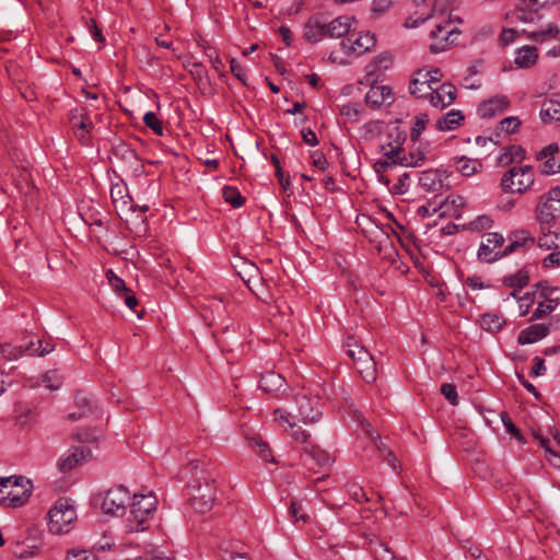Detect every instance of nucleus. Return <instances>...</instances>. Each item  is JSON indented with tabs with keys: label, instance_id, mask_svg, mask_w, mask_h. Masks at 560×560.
Returning <instances> with one entry per match:
<instances>
[{
	"label": "nucleus",
	"instance_id": "f257e3e1",
	"mask_svg": "<svg viewBox=\"0 0 560 560\" xmlns=\"http://www.w3.org/2000/svg\"><path fill=\"white\" fill-rule=\"evenodd\" d=\"M31 492V481L22 476L0 479V502L4 505L21 506L28 500Z\"/></svg>",
	"mask_w": 560,
	"mask_h": 560
},
{
	"label": "nucleus",
	"instance_id": "f03ea898",
	"mask_svg": "<svg viewBox=\"0 0 560 560\" xmlns=\"http://www.w3.org/2000/svg\"><path fill=\"white\" fill-rule=\"evenodd\" d=\"M130 500L129 490L121 485L112 487L94 498L95 504H100L102 511L112 516L125 515Z\"/></svg>",
	"mask_w": 560,
	"mask_h": 560
},
{
	"label": "nucleus",
	"instance_id": "7ed1b4c3",
	"mask_svg": "<svg viewBox=\"0 0 560 560\" xmlns=\"http://www.w3.org/2000/svg\"><path fill=\"white\" fill-rule=\"evenodd\" d=\"M130 517L128 518V532H142L145 529V521L156 509V499L152 493L133 494L130 503Z\"/></svg>",
	"mask_w": 560,
	"mask_h": 560
},
{
	"label": "nucleus",
	"instance_id": "20e7f679",
	"mask_svg": "<svg viewBox=\"0 0 560 560\" xmlns=\"http://www.w3.org/2000/svg\"><path fill=\"white\" fill-rule=\"evenodd\" d=\"M533 167H512L501 178V187L505 192L524 194L534 185Z\"/></svg>",
	"mask_w": 560,
	"mask_h": 560
},
{
	"label": "nucleus",
	"instance_id": "39448f33",
	"mask_svg": "<svg viewBox=\"0 0 560 560\" xmlns=\"http://www.w3.org/2000/svg\"><path fill=\"white\" fill-rule=\"evenodd\" d=\"M214 479L201 477L198 486H192V493L189 499L194 510L206 513L213 506L215 500Z\"/></svg>",
	"mask_w": 560,
	"mask_h": 560
},
{
	"label": "nucleus",
	"instance_id": "423d86ee",
	"mask_svg": "<svg viewBox=\"0 0 560 560\" xmlns=\"http://www.w3.org/2000/svg\"><path fill=\"white\" fill-rule=\"evenodd\" d=\"M388 137L393 139L386 145H382V150H384V156L386 161H393V165H402V166H418V161H409L407 154L402 149V144L406 141V135L399 130V128H395Z\"/></svg>",
	"mask_w": 560,
	"mask_h": 560
},
{
	"label": "nucleus",
	"instance_id": "0eeeda50",
	"mask_svg": "<svg viewBox=\"0 0 560 560\" xmlns=\"http://www.w3.org/2000/svg\"><path fill=\"white\" fill-rule=\"evenodd\" d=\"M536 211L537 219L542 224H551L560 217V186L540 197Z\"/></svg>",
	"mask_w": 560,
	"mask_h": 560
},
{
	"label": "nucleus",
	"instance_id": "6e6552de",
	"mask_svg": "<svg viewBox=\"0 0 560 560\" xmlns=\"http://www.w3.org/2000/svg\"><path fill=\"white\" fill-rule=\"evenodd\" d=\"M49 529L55 534L68 532V526L77 518L73 506L67 502H57L48 512Z\"/></svg>",
	"mask_w": 560,
	"mask_h": 560
},
{
	"label": "nucleus",
	"instance_id": "1a4fd4ad",
	"mask_svg": "<svg viewBox=\"0 0 560 560\" xmlns=\"http://www.w3.org/2000/svg\"><path fill=\"white\" fill-rule=\"evenodd\" d=\"M503 243L504 237L497 232L485 234L477 253L478 259L485 262H493L506 256L505 248L501 249Z\"/></svg>",
	"mask_w": 560,
	"mask_h": 560
},
{
	"label": "nucleus",
	"instance_id": "9d476101",
	"mask_svg": "<svg viewBox=\"0 0 560 560\" xmlns=\"http://www.w3.org/2000/svg\"><path fill=\"white\" fill-rule=\"evenodd\" d=\"M295 401L299 416L304 423H314L319 420L322 410L318 397H310L304 393H299L295 396Z\"/></svg>",
	"mask_w": 560,
	"mask_h": 560
},
{
	"label": "nucleus",
	"instance_id": "9b49d317",
	"mask_svg": "<svg viewBox=\"0 0 560 560\" xmlns=\"http://www.w3.org/2000/svg\"><path fill=\"white\" fill-rule=\"evenodd\" d=\"M546 4H548V0H520L513 12V18L524 23L534 22L536 19H539V11Z\"/></svg>",
	"mask_w": 560,
	"mask_h": 560
},
{
	"label": "nucleus",
	"instance_id": "f8f14e48",
	"mask_svg": "<svg viewBox=\"0 0 560 560\" xmlns=\"http://www.w3.org/2000/svg\"><path fill=\"white\" fill-rule=\"evenodd\" d=\"M92 455V451L88 446L72 447L68 454L62 455L57 463L61 472H68L79 464L85 462Z\"/></svg>",
	"mask_w": 560,
	"mask_h": 560
},
{
	"label": "nucleus",
	"instance_id": "ddd939ff",
	"mask_svg": "<svg viewBox=\"0 0 560 560\" xmlns=\"http://www.w3.org/2000/svg\"><path fill=\"white\" fill-rule=\"evenodd\" d=\"M454 34V28L451 27L450 23L436 25V27L431 31L433 43L430 45V50L434 54L446 50L454 43V39H451Z\"/></svg>",
	"mask_w": 560,
	"mask_h": 560
},
{
	"label": "nucleus",
	"instance_id": "4468645a",
	"mask_svg": "<svg viewBox=\"0 0 560 560\" xmlns=\"http://www.w3.org/2000/svg\"><path fill=\"white\" fill-rule=\"evenodd\" d=\"M559 152V147L551 143L537 153V160H545L540 165V173L544 175H553L560 172V159H556Z\"/></svg>",
	"mask_w": 560,
	"mask_h": 560
},
{
	"label": "nucleus",
	"instance_id": "2eb2a0df",
	"mask_svg": "<svg viewBox=\"0 0 560 560\" xmlns=\"http://www.w3.org/2000/svg\"><path fill=\"white\" fill-rule=\"evenodd\" d=\"M456 98V88L451 83H443L439 88H433L429 95V102L433 107L443 109L451 105Z\"/></svg>",
	"mask_w": 560,
	"mask_h": 560
},
{
	"label": "nucleus",
	"instance_id": "dca6fc26",
	"mask_svg": "<svg viewBox=\"0 0 560 560\" xmlns=\"http://www.w3.org/2000/svg\"><path fill=\"white\" fill-rule=\"evenodd\" d=\"M393 101L392 89L386 85L372 86L365 95L366 105L373 109H378L385 104L390 105Z\"/></svg>",
	"mask_w": 560,
	"mask_h": 560
},
{
	"label": "nucleus",
	"instance_id": "f3484780",
	"mask_svg": "<svg viewBox=\"0 0 560 560\" xmlns=\"http://www.w3.org/2000/svg\"><path fill=\"white\" fill-rule=\"evenodd\" d=\"M430 73H428L424 69H419L415 77L411 79L409 84V91L411 95L418 98L429 97L430 93L433 90V85L430 83Z\"/></svg>",
	"mask_w": 560,
	"mask_h": 560
},
{
	"label": "nucleus",
	"instance_id": "a211bd4d",
	"mask_svg": "<svg viewBox=\"0 0 560 560\" xmlns=\"http://www.w3.org/2000/svg\"><path fill=\"white\" fill-rule=\"evenodd\" d=\"M304 37L312 43H317L327 37L324 15H313L307 20L304 26Z\"/></svg>",
	"mask_w": 560,
	"mask_h": 560
},
{
	"label": "nucleus",
	"instance_id": "6ab92c4d",
	"mask_svg": "<svg viewBox=\"0 0 560 560\" xmlns=\"http://www.w3.org/2000/svg\"><path fill=\"white\" fill-rule=\"evenodd\" d=\"M509 104L510 102L505 96L497 95L482 102L478 107V113L482 118H491L503 113Z\"/></svg>",
	"mask_w": 560,
	"mask_h": 560
},
{
	"label": "nucleus",
	"instance_id": "aec40b11",
	"mask_svg": "<svg viewBox=\"0 0 560 560\" xmlns=\"http://www.w3.org/2000/svg\"><path fill=\"white\" fill-rule=\"evenodd\" d=\"M354 18L341 15L330 22L326 21V35L330 38H339L347 35Z\"/></svg>",
	"mask_w": 560,
	"mask_h": 560
},
{
	"label": "nucleus",
	"instance_id": "412c9836",
	"mask_svg": "<svg viewBox=\"0 0 560 560\" xmlns=\"http://www.w3.org/2000/svg\"><path fill=\"white\" fill-rule=\"evenodd\" d=\"M303 460L310 464V467L313 469L314 466H311V464L316 465L318 468H327L332 459L327 452L317 446H312L304 450Z\"/></svg>",
	"mask_w": 560,
	"mask_h": 560
},
{
	"label": "nucleus",
	"instance_id": "4be33fe9",
	"mask_svg": "<svg viewBox=\"0 0 560 560\" xmlns=\"http://www.w3.org/2000/svg\"><path fill=\"white\" fill-rule=\"evenodd\" d=\"M549 334V327L545 324H535L525 329H523L518 337L517 342L520 345H528L534 343L542 338H545Z\"/></svg>",
	"mask_w": 560,
	"mask_h": 560
},
{
	"label": "nucleus",
	"instance_id": "5701e85b",
	"mask_svg": "<svg viewBox=\"0 0 560 560\" xmlns=\"http://www.w3.org/2000/svg\"><path fill=\"white\" fill-rule=\"evenodd\" d=\"M540 117L544 122L560 120V94H552L549 98L544 101Z\"/></svg>",
	"mask_w": 560,
	"mask_h": 560
},
{
	"label": "nucleus",
	"instance_id": "b1692460",
	"mask_svg": "<svg viewBox=\"0 0 560 560\" xmlns=\"http://www.w3.org/2000/svg\"><path fill=\"white\" fill-rule=\"evenodd\" d=\"M285 384V380L278 373L268 372L260 377L259 387L266 393H278Z\"/></svg>",
	"mask_w": 560,
	"mask_h": 560
},
{
	"label": "nucleus",
	"instance_id": "393cba45",
	"mask_svg": "<svg viewBox=\"0 0 560 560\" xmlns=\"http://www.w3.org/2000/svg\"><path fill=\"white\" fill-rule=\"evenodd\" d=\"M524 33L527 35V38L532 39L533 42L542 44L556 38L560 33V30L556 24L550 23L540 30L530 32L524 31Z\"/></svg>",
	"mask_w": 560,
	"mask_h": 560
},
{
	"label": "nucleus",
	"instance_id": "a878e982",
	"mask_svg": "<svg viewBox=\"0 0 560 560\" xmlns=\"http://www.w3.org/2000/svg\"><path fill=\"white\" fill-rule=\"evenodd\" d=\"M538 59L537 49L534 46H523L516 51L515 65L517 68H529L536 63Z\"/></svg>",
	"mask_w": 560,
	"mask_h": 560
},
{
	"label": "nucleus",
	"instance_id": "bb28decb",
	"mask_svg": "<svg viewBox=\"0 0 560 560\" xmlns=\"http://www.w3.org/2000/svg\"><path fill=\"white\" fill-rule=\"evenodd\" d=\"M420 186L430 192L439 191L443 187V180L438 171H424L419 177Z\"/></svg>",
	"mask_w": 560,
	"mask_h": 560
},
{
	"label": "nucleus",
	"instance_id": "cd10ccee",
	"mask_svg": "<svg viewBox=\"0 0 560 560\" xmlns=\"http://www.w3.org/2000/svg\"><path fill=\"white\" fill-rule=\"evenodd\" d=\"M353 363L358 373L366 383H372L376 380V363L372 355Z\"/></svg>",
	"mask_w": 560,
	"mask_h": 560
},
{
	"label": "nucleus",
	"instance_id": "c85d7f7f",
	"mask_svg": "<svg viewBox=\"0 0 560 560\" xmlns=\"http://www.w3.org/2000/svg\"><path fill=\"white\" fill-rule=\"evenodd\" d=\"M464 120V116L459 110L452 109L446 113L443 117L436 120V128L442 131L453 130L457 128Z\"/></svg>",
	"mask_w": 560,
	"mask_h": 560
},
{
	"label": "nucleus",
	"instance_id": "c756f323",
	"mask_svg": "<svg viewBox=\"0 0 560 560\" xmlns=\"http://www.w3.org/2000/svg\"><path fill=\"white\" fill-rule=\"evenodd\" d=\"M454 162L457 166V171L463 176H471L478 172H480L482 164L478 160L469 159L466 156L454 158Z\"/></svg>",
	"mask_w": 560,
	"mask_h": 560
},
{
	"label": "nucleus",
	"instance_id": "7c9ffc66",
	"mask_svg": "<svg viewBox=\"0 0 560 560\" xmlns=\"http://www.w3.org/2000/svg\"><path fill=\"white\" fill-rule=\"evenodd\" d=\"M505 324V319L500 314L486 313L481 316L480 326L489 332H498Z\"/></svg>",
	"mask_w": 560,
	"mask_h": 560
},
{
	"label": "nucleus",
	"instance_id": "2f4dec72",
	"mask_svg": "<svg viewBox=\"0 0 560 560\" xmlns=\"http://www.w3.org/2000/svg\"><path fill=\"white\" fill-rule=\"evenodd\" d=\"M525 159V150L520 145H510L499 156L498 162L501 165H509L514 162H522Z\"/></svg>",
	"mask_w": 560,
	"mask_h": 560
},
{
	"label": "nucleus",
	"instance_id": "473e14b6",
	"mask_svg": "<svg viewBox=\"0 0 560 560\" xmlns=\"http://www.w3.org/2000/svg\"><path fill=\"white\" fill-rule=\"evenodd\" d=\"M534 244V238L529 236L528 232L521 231L515 234L511 243L505 247L506 256L516 252L520 248H526Z\"/></svg>",
	"mask_w": 560,
	"mask_h": 560
},
{
	"label": "nucleus",
	"instance_id": "72a5a7b5",
	"mask_svg": "<svg viewBox=\"0 0 560 560\" xmlns=\"http://www.w3.org/2000/svg\"><path fill=\"white\" fill-rule=\"evenodd\" d=\"M347 354L353 361H360L362 359L371 357V353L368 349H365L361 343H359L354 338H348L346 343Z\"/></svg>",
	"mask_w": 560,
	"mask_h": 560
},
{
	"label": "nucleus",
	"instance_id": "f704fd0d",
	"mask_svg": "<svg viewBox=\"0 0 560 560\" xmlns=\"http://www.w3.org/2000/svg\"><path fill=\"white\" fill-rule=\"evenodd\" d=\"M375 447L380 453V458L386 462L394 470L398 468V462L393 452L387 447L386 443L377 435L374 440Z\"/></svg>",
	"mask_w": 560,
	"mask_h": 560
},
{
	"label": "nucleus",
	"instance_id": "c9c22d12",
	"mask_svg": "<svg viewBox=\"0 0 560 560\" xmlns=\"http://www.w3.org/2000/svg\"><path fill=\"white\" fill-rule=\"evenodd\" d=\"M375 36L373 34L366 33L364 35H361L359 38H357L349 48L357 52L358 55H361L365 51H369L372 47L375 45Z\"/></svg>",
	"mask_w": 560,
	"mask_h": 560
},
{
	"label": "nucleus",
	"instance_id": "e433bc0d",
	"mask_svg": "<svg viewBox=\"0 0 560 560\" xmlns=\"http://www.w3.org/2000/svg\"><path fill=\"white\" fill-rule=\"evenodd\" d=\"M74 401H75L77 407L79 409H81L82 411L79 413H77V412L69 413L68 419L71 421L80 419L81 417L86 415L91 409L90 408L91 400H90L89 396L82 392H79L75 394Z\"/></svg>",
	"mask_w": 560,
	"mask_h": 560
},
{
	"label": "nucleus",
	"instance_id": "4c0bfd02",
	"mask_svg": "<svg viewBox=\"0 0 560 560\" xmlns=\"http://www.w3.org/2000/svg\"><path fill=\"white\" fill-rule=\"evenodd\" d=\"M222 197L225 202L230 203L233 208H240L245 202V198L241 195L238 189L233 186H225L222 189Z\"/></svg>",
	"mask_w": 560,
	"mask_h": 560
},
{
	"label": "nucleus",
	"instance_id": "58836bf2",
	"mask_svg": "<svg viewBox=\"0 0 560 560\" xmlns=\"http://www.w3.org/2000/svg\"><path fill=\"white\" fill-rule=\"evenodd\" d=\"M69 120L72 129L86 130V128L93 127V124L88 118L86 114L80 113L78 109L70 112Z\"/></svg>",
	"mask_w": 560,
	"mask_h": 560
},
{
	"label": "nucleus",
	"instance_id": "ea45409f",
	"mask_svg": "<svg viewBox=\"0 0 560 560\" xmlns=\"http://www.w3.org/2000/svg\"><path fill=\"white\" fill-rule=\"evenodd\" d=\"M528 273L524 270H518L515 275L508 276L503 282L505 285L514 289H523L528 283Z\"/></svg>",
	"mask_w": 560,
	"mask_h": 560
},
{
	"label": "nucleus",
	"instance_id": "a19ab883",
	"mask_svg": "<svg viewBox=\"0 0 560 560\" xmlns=\"http://www.w3.org/2000/svg\"><path fill=\"white\" fill-rule=\"evenodd\" d=\"M339 112L349 120L358 121L363 112V107L359 103H347L340 106Z\"/></svg>",
	"mask_w": 560,
	"mask_h": 560
},
{
	"label": "nucleus",
	"instance_id": "79ce46f5",
	"mask_svg": "<svg viewBox=\"0 0 560 560\" xmlns=\"http://www.w3.org/2000/svg\"><path fill=\"white\" fill-rule=\"evenodd\" d=\"M62 376L58 370H49L43 375V382L50 390L58 389L62 384Z\"/></svg>",
	"mask_w": 560,
	"mask_h": 560
},
{
	"label": "nucleus",
	"instance_id": "37998d69",
	"mask_svg": "<svg viewBox=\"0 0 560 560\" xmlns=\"http://www.w3.org/2000/svg\"><path fill=\"white\" fill-rule=\"evenodd\" d=\"M65 560H98V558L92 550L72 548L67 551Z\"/></svg>",
	"mask_w": 560,
	"mask_h": 560
},
{
	"label": "nucleus",
	"instance_id": "c03bdc74",
	"mask_svg": "<svg viewBox=\"0 0 560 560\" xmlns=\"http://www.w3.org/2000/svg\"><path fill=\"white\" fill-rule=\"evenodd\" d=\"M24 350L11 343L0 345V357L5 360H16L22 357Z\"/></svg>",
	"mask_w": 560,
	"mask_h": 560
},
{
	"label": "nucleus",
	"instance_id": "a18cd8bd",
	"mask_svg": "<svg viewBox=\"0 0 560 560\" xmlns=\"http://www.w3.org/2000/svg\"><path fill=\"white\" fill-rule=\"evenodd\" d=\"M143 122L149 127L156 136H163L164 129L162 121L156 117L155 113L148 112L143 116Z\"/></svg>",
	"mask_w": 560,
	"mask_h": 560
},
{
	"label": "nucleus",
	"instance_id": "49530a36",
	"mask_svg": "<svg viewBox=\"0 0 560 560\" xmlns=\"http://www.w3.org/2000/svg\"><path fill=\"white\" fill-rule=\"evenodd\" d=\"M429 121V116L427 114H419L415 118V124L410 131V139L412 141H417L421 136L422 131L425 129L427 122Z\"/></svg>",
	"mask_w": 560,
	"mask_h": 560
},
{
	"label": "nucleus",
	"instance_id": "de8ad7c7",
	"mask_svg": "<svg viewBox=\"0 0 560 560\" xmlns=\"http://www.w3.org/2000/svg\"><path fill=\"white\" fill-rule=\"evenodd\" d=\"M252 447L259 454V456L266 462H272L273 457L268 445L260 439H253Z\"/></svg>",
	"mask_w": 560,
	"mask_h": 560
},
{
	"label": "nucleus",
	"instance_id": "09e8293b",
	"mask_svg": "<svg viewBox=\"0 0 560 560\" xmlns=\"http://www.w3.org/2000/svg\"><path fill=\"white\" fill-rule=\"evenodd\" d=\"M107 279L112 288L118 293L119 296L130 290L126 287L125 281L117 277L112 270L107 271Z\"/></svg>",
	"mask_w": 560,
	"mask_h": 560
},
{
	"label": "nucleus",
	"instance_id": "8fccbe9b",
	"mask_svg": "<svg viewBox=\"0 0 560 560\" xmlns=\"http://www.w3.org/2000/svg\"><path fill=\"white\" fill-rule=\"evenodd\" d=\"M54 348H55V346L50 342H47L46 346L43 347V341L37 340L36 343L31 341L27 345L26 350H30L32 353H36L40 357H44V355L50 353L54 350Z\"/></svg>",
	"mask_w": 560,
	"mask_h": 560
},
{
	"label": "nucleus",
	"instance_id": "3c124183",
	"mask_svg": "<svg viewBox=\"0 0 560 560\" xmlns=\"http://www.w3.org/2000/svg\"><path fill=\"white\" fill-rule=\"evenodd\" d=\"M441 394L445 397L446 400L450 401L451 405H458V396L456 392V387L453 384L444 383L441 386Z\"/></svg>",
	"mask_w": 560,
	"mask_h": 560
},
{
	"label": "nucleus",
	"instance_id": "603ef678",
	"mask_svg": "<svg viewBox=\"0 0 560 560\" xmlns=\"http://www.w3.org/2000/svg\"><path fill=\"white\" fill-rule=\"evenodd\" d=\"M520 124L516 117H506L500 121L498 129L510 135L517 130Z\"/></svg>",
	"mask_w": 560,
	"mask_h": 560
},
{
	"label": "nucleus",
	"instance_id": "864d4df0",
	"mask_svg": "<svg viewBox=\"0 0 560 560\" xmlns=\"http://www.w3.org/2000/svg\"><path fill=\"white\" fill-rule=\"evenodd\" d=\"M392 63V57L389 55L377 56L374 61L370 65V72L381 69H387Z\"/></svg>",
	"mask_w": 560,
	"mask_h": 560
},
{
	"label": "nucleus",
	"instance_id": "5fc2aeb1",
	"mask_svg": "<svg viewBox=\"0 0 560 560\" xmlns=\"http://www.w3.org/2000/svg\"><path fill=\"white\" fill-rule=\"evenodd\" d=\"M392 4L393 0H373L371 4V10L373 13L380 15L388 11Z\"/></svg>",
	"mask_w": 560,
	"mask_h": 560
},
{
	"label": "nucleus",
	"instance_id": "6e6d98bb",
	"mask_svg": "<svg viewBox=\"0 0 560 560\" xmlns=\"http://www.w3.org/2000/svg\"><path fill=\"white\" fill-rule=\"evenodd\" d=\"M245 283L247 284L248 289L262 302L265 303H269L272 301L273 296L271 293H269L268 291L266 290H256L253 285H252V279H247V280H244Z\"/></svg>",
	"mask_w": 560,
	"mask_h": 560
},
{
	"label": "nucleus",
	"instance_id": "4d7b16f0",
	"mask_svg": "<svg viewBox=\"0 0 560 560\" xmlns=\"http://www.w3.org/2000/svg\"><path fill=\"white\" fill-rule=\"evenodd\" d=\"M349 494H350L351 499L354 500L357 503L370 501V499L368 498L363 488L358 487V486H352L349 490Z\"/></svg>",
	"mask_w": 560,
	"mask_h": 560
},
{
	"label": "nucleus",
	"instance_id": "13d9d810",
	"mask_svg": "<svg viewBox=\"0 0 560 560\" xmlns=\"http://www.w3.org/2000/svg\"><path fill=\"white\" fill-rule=\"evenodd\" d=\"M502 422L509 433L514 435L517 440L522 441V434L521 431L516 428V425L512 422V420L509 418L506 413H502L501 416Z\"/></svg>",
	"mask_w": 560,
	"mask_h": 560
},
{
	"label": "nucleus",
	"instance_id": "bf43d9fd",
	"mask_svg": "<svg viewBox=\"0 0 560 560\" xmlns=\"http://www.w3.org/2000/svg\"><path fill=\"white\" fill-rule=\"evenodd\" d=\"M302 510V505L298 503L296 501H291L289 513L291 517H293L295 521H303L306 523L308 521V516L306 514L300 513Z\"/></svg>",
	"mask_w": 560,
	"mask_h": 560
},
{
	"label": "nucleus",
	"instance_id": "052dcab7",
	"mask_svg": "<svg viewBox=\"0 0 560 560\" xmlns=\"http://www.w3.org/2000/svg\"><path fill=\"white\" fill-rule=\"evenodd\" d=\"M439 209H441L440 203L436 205L428 202L427 205L419 207L417 212L422 218H429L433 215L435 212H438Z\"/></svg>",
	"mask_w": 560,
	"mask_h": 560
},
{
	"label": "nucleus",
	"instance_id": "680f3d73",
	"mask_svg": "<svg viewBox=\"0 0 560 560\" xmlns=\"http://www.w3.org/2000/svg\"><path fill=\"white\" fill-rule=\"evenodd\" d=\"M292 432L291 436L300 443H305L307 441L308 434L301 427H298L295 423H289Z\"/></svg>",
	"mask_w": 560,
	"mask_h": 560
},
{
	"label": "nucleus",
	"instance_id": "e2e57ef3",
	"mask_svg": "<svg viewBox=\"0 0 560 560\" xmlns=\"http://www.w3.org/2000/svg\"><path fill=\"white\" fill-rule=\"evenodd\" d=\"M230 69L235 78L245 83V72L242 65L234 58L230 60Z\"/></svg>",
	"mask_w": 560,
	"mask_h": 560
},
{
	"label": "nucleus",
	"instance_id": "0e129e2a",
	"mask_svg": "<svg viewBox=\"0 0 560 560\" xmlns=\"http://www.w3.org/2000/svg\"><path fill=\"white\" fill-rule=\"evenodd\" d=\"M453 206L454 208H463L465 205V199L462 196H448L443 201L440 202V207Z\"/></svg>",
	"mask_w": 560,
	"mask_h": 560
},
{
	"label": "nucleus",
	"instance_id": "69168bd1",
	"mask_svg": "<svg viewBox=\"0 0 560 560\" xmlns=\"http://www.w3.org/2000/svg\"><path fill=\"white\" fill-rule=\"evenodd\" d=\"M86 27L89 28L91 35L96 42L103 43L105 40L101 30L96 25L95 20L90 19L89 21H86Z\"/></svg>",
	"mask_w": 560,
	"mask_h": 560
},
{
	"label": "nucleus",
	"instance_id": "338daca9",
	"mask_svg": "<svg viewBox=\"0 0 560 560\" xmlns=\"http://www.w3.org/2000/svg\"><path fill=\"white\" fill-rule=\"evenodd\" d=\"M553 310V306L551 304H545V303H539L538 306L536 307V310L534 311L533 315H532V319H538V318H541L544 317L545 315L551 313Z\"/></svg>",
	"mask_w": 560,
	"mask_h": 560
},
{
	"label": "nucleus",
	"instance_id": "774afa93",
	"mask_svg": "<svg viewBox=\"0 0 560 560\" xmlns=\"http://www.w3.org/2000/svg\"><path fill=\"white\" fill-rule=\"evenodd\" d=\"M517 32L514 28H504L500 34V42L503 45H509L515 40Z\"/></svg>",
	"mask_w": 560,
	"mask_h": 560
}]
</instances>
